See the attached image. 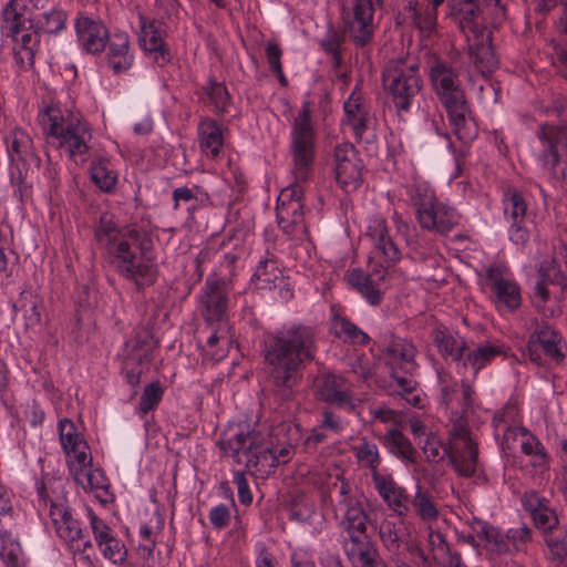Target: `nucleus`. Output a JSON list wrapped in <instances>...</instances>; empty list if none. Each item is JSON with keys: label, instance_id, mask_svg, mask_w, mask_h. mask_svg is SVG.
<instances>
[{"label": "nucleus", "instance_id": "nucleus-40", "mask_svg": "<svg viewBox=\"0 0 567 567\" xmlns=\"http://www.w3.org/2000/svg\"><path fill=\"white\" fill-rule=\"evenodd\" d=\"M203 101L210 105L217 115L229 113L231 106V96L223 82L209 78L203 86Z\"/></svg>", "mask_w": 567, "mask_h": 567}, {"label": "nucleus", "instance_id": "nucleus-22", "mask_svg": "<svg viewBox=\"0 0 567 567\" xmlns=\"http://www.w3.org/2000/svg\"><path fill=\"white\" fill-rule=\"evenodd\" d=\"M503 208L504 217L509 224V240L518 247H525L530 231L526 225L527 204L524 196L518 190L508 188L503 196Z\"/></svg>", "mask_w": 567, "mask_h": 567}, {"label": "nucleus", "instance_id": "nucleus-3", "mask_svg": "<svg viewBox=\"0 0 567 567\" xmlns=\"http://www.w3.org/2000/svg\"><path fill=\"white\" fill-rule=\"evenodd\" d=\"M429 78L456 137L465 144L472 142L478 128L462 87L460 72L450 62L435 59L430 65Z\"/></svg>", "mask_w": 567, "mask_h": 567}, {"label": "nucleus", "instance_id": "nucleus-26", "mask_svg": "<svg viewBox=\"0 0 567 567\" xmlns=\"http://www.w3.org/2000/svg\"><path fill=\"white\" fill-rule=\"evenodd\" d=\"M69 470L75 483L85 492L94 493L95 497L103 504L109 502L110 483L101 468H92L91 462L87 464L69 462Z\"/></svg>", "mask_w": 567, "mask_h": 567}, {"label": "nucleus", "instance_id": "nucleus-15", "mask_svg": "<svg viewBox=\"0 0 567 567\" xmlns=\"http://www.w3.org/2000/svg\"><path fill=\"white\" fill-rule=\"evenodd\" d=\"M537 281L530 295L533 307L545 318L554 317V310L547 307L550 300L549 285L560 288V293H567V270L563 271L555 258H547L537 267Z\"/></svg>", "mask_w": 567, "mask_h": 567}, {"label": "nucleus", "instance_id": "nucleus-48", "mask_svg": "<svg viewBox=\"0 0 567 567\" xmlns=\"http://www.w3.org/2000/svg\"><path fill=\"white\" fill-rule=\"evenodd\" d=\"M354 455L360 466L369 468L371 471L372 481L375 480V475H382L379 472L381 464V455L379 449L374 443L362 440L357 446L353 447Z\"/></svg>", "mask_w": 567, "mask_h": 567}, {"label": "nucleus", "instance_id": "nucleus-20", "mask_svg": "<svg viewBox=\"0 0 567 567\" xmlns=\"http://www.w3.org/2000/svg\"><path fill=\"white\" fill-rule=\"evenodd\" d=\"M561 340L560 334L547 321H536L535 330L529 334L523 355L527 357L534 364L540 367L545 361L543 354L557 362L564 360L565 354L558 347Z\"/></svg>", "mask_w": 567, "mask_h": 567}, {"label": "nucleus", "instance_id": "nucleus-23", "mask_svg": "<svg viewBox=\"0 0 567 567\" xmlns=\"http://www.w3.org/2000/svg\"><path fill=\"white\" fill-rule=\"evenodd\" d=\"M74 29L80 47L84 52L93 55L102 53L112 37L102 20L93 19L82 12L76 14Z\"/></svg>", "mask_w": 567, "mask_h": 567}, {"label": "nucleus", "instance_id": "nucleus-25", "mask_svg": "<svg viewBox=\"0 0 567 567\" xmlns=\"http://www.w3.org/2000/svg\"><path fill=\"white\" fill-rule=\"evenodd\" d=\"M522 505L529 513L534 525L545 535L558 528L559 519L556 511L550 506V501L538 492L526 491L522 496Z\"/></svg>", "mask_w": 567, "mask_h": 567}, {"label": "nucleus", "instance_id": "nucleus-58", "mask_svg": "<svg viewBox=\"0 0 567 567\" xmlns=\"http://www.w3.org/2000/svg\"><path fill=\"white\" fill-rule=\"evenodd\" d=\"M289 433V443L286 446H274V454L278 461V465L281 463H287L292 453V446L297 445L302 440L301 427L299 424H289L288 425Z\"/></svg>", "mask_w": 567, "mask_h": 567}, {"label": "nucleus", "instance_id": "nucleus-49", "mask_svg": "<svg viewBox=\"0 0 567 567\" xmlns=\"http://www.w3.org/2000/svg\"><path fill=\"white\" fill-rule=\"evenodd\" d=\"M281 278V271L278 267V262L272 257L261 258L252 275V279L256 281L259 289H271V285H275L276 281Z\"/></svg>", "mask_w": 567, "mask_h": 567}, {"label": "nucleus", "instance_id": "nucleus-43", "mask_svg": "<svg viewBox=\"0 0 567 567\" xmlns=\"http://www.w3.org/2000/svg\"><path fill=\"white\" fill-rule=\"evenodd\" d=\"M522 452L529 457V464L539 472L549 468V455L543 443L527 430H523V441L520 443Z\"/></svg>", "mask_w": 567, "mask_h": 567}, {"label": "nucleus", "instance_id": "nucleus-46", "mask_svg": "<svg viewBox=\"0 0 567 567\" xmlns=\"http://www.w3.org/2000/svg\"><path fill=\"white\" fill-rule=\"evenodd\" d=\"M361 171L362 165L360 159L347 163L346 165L336 166V181L346 193H352L357 190L362 183Z\"/></svg>", "mask_w": 567, "mask_h": 567}, {"label": "nucleus", "instance_id": "nucleus-37", "mask_svg": "<svg viewBox=\"0 0 567 567\" xmlns=\"http://www.w3.org/2000/svg\"><path fill=\"white\" fill-rule=\"evenodd\" d=\"M506 349L502 343H483L476 349L467 350L464 360L462 361V368L466 369L468 365L473 369L474 378L477 377L478 372L492 363V361L502 354H505Z\"/></svg>", "mask_w": 567, "mask_h": 567}, {"label": "nucleus", "instance_id": "nucleus-63", "mask_svg": "<svg viewBox=\"0 0 567 567\" xmlns=\"http://www.w3.org/2000/svg\"><path fill=\"white\" fill-rule=\"evenodd\" d=\"M441 384V403L449 408L457 392V382L449 373H439Z\"/></svg>", "mask_w": 567, "mask_h": 567}, {"label": "nucleus", "instance_id": "nucleus-6", "mask_svg": "<svg viewBox=\"0 0 567 567\" xmlns=\"http://www.w3.org/2000/svg\"><path fill=\"white\" fill-rule=\"evenodd\" d=\"M421 445L429 462H440L447 456L460 476L472 477L476 473L478 449L463 423L453 425L447 445L434 435L426 436Z\"/></svg>", "mask_w": 567, "mask_h": 567}, {"label": "nucleus", "instance_id": "nucleus-4", "mask_svg": "<svg viewBox=\"0 0 567 567\" xmlns=\"http://www.w3.org/2000/svg\"><path fill=\"white\" fill-rule=\"evenodd\" d=\"M451 19L465 37L468 54L483 75L492 73L498 59L492 45V32L470 0H452Z\"/></svg>", "mask_w": 567, "mask_h": 567}, {"label": "nucleus", "instance_id": "nucleus-61", "mask_svg": "<svg viewBox=\"0 0 567 567\" xmlns=\"http://www.w3.org/2000/svg\"><path fill=\"white\" fill-rule=\"evenodd\" d=\"M532 537L533 532L526 524L516 528H509L506 533L509 545H512L516 551L526 550V545L532 540Z\"/></svg>", "mask_w": 567, "mask_h": 567}, {"label": "nucleus", "instance_id": "nucleus-13", "mask_svg": "<svg viewBox=\"0 0 567 567\" xmlns=\"http://www.w3.org/2000/svg\"><path fill=\"white\" fill-rule=\"evenodd\" d=\"M537 136L543 145L538 157L543 168L556 178H567V124L542 125Z\"/></svg>", "mask_w": 567, "mask_h": 567}, {"label": "nucleus", "instance_id": "nucleus-64", "mask_svg": "<svg viewBox=\"0 0 567 567\" xmlns=\"http://www.w3.org/2000/svg\"><path fill=\"white\" fill-rule=\"evenodd\" d=\"M358 152L353 144L344 142L338 144L334 148L336 166L346 165L347 163L359 161Z\"/></svg>", "mask_w": 567, "mask_h": 567}, {"label": "nucleus", "instance_id": "nucleus-34", "mask_svg": "<svg viewBox=\"0 0 567 567\" xmlns=\"http://www.w3.org/2000/svg\"><path fill=\"white\" fill-rule=\"evenodd\" d=\"M346 124L350 126L357 140H361L370 122L369 107L357 91H353L343 104Z\"/></svg>", "mask_w": 567, "mask_h": 567}, {"label": "nucleus", "instance_id": "nucleus-5", "mask_svg": "<svg viewBox=\"0 0 567 567\" xmlns=\"http://www.w3.org/2000/svg\"><path fill=\"white\" fill-rule=\"evenodd\" d=\"M313 103L303 101L291 121L289 133V156L291 174L296 182L309 181L316 162L318 132L313 120Z\"/></svg>", "mask_w": 567, "mask_h": 567}, {"label": "nucleus", "instance_id": "nucleus-24", "mask_svg": "<svg viewBox=\"0 0 567 567\" xmlns=\"http://www.w3.org/2000/svg\"><path fill=\"white\" fill-rule=\"evenodd\" d=\"M152 359L153 342L148 336L142 337L137 334L134 339L126 342L122 372L130 385H138L143 373L142 365L150 363Z\"/></svg>", "mask_w": 567, "mask_h": 567}, {"label": "nucleus", "instance_id": "nucleus-7", "mask_svg": "<svg viewBox=\"0 0 567 567\" xmlns=\"http://www.w3.org/2000/svg\"><path fill=\"white\" fill-rule=\"evenodd\" d=\"M38 494V509L48 511L56 535L74 546L82 540L83 529L70 511L64 484L61 480L49 478L35 483Z\"/></svg>", "mask_w": 567, "mask_h": 567}, {"label": "nucleus", "instance_id": "nucleus-19", "mask_svg": "<svg viewBox=\"0 0 567 567\" xmlns=\"http://www.w3.org/2000/svg\"><path fill=\"white\" fill-rule=\"evenodd\" d=\"M302 183H295L284 188L277 199V221L279 228L287 235H293L303 225V188Z\"/></svg>", "mask_w": 567, "mask_h": 567}, {"label": "nucleus", "instance_id": "nucleus-42", "mask_svg": "<svg viewBox=\"0 0 567 567\" xmlns=\"http://www.w3.org/2000/svg\"><path fill=\"white\" fill-rule=\"evenodd\" d=\"M408 535V528L403 520L395 522L385 518L379 526V537L384 548L394 555L400 553L401 543Z\"/></svg>", "mask_w": 567, "mask_h": 567}, {"label": "nucleus", "instance_id": "nucleus-12", "mask_svg": "<svg viewBox=\"0 0 567 567\" xmlns=\"http://www.w3.org/2000/svg\"><path fill=\"white\" fill-rule=\"evenodd\" d=\"M484 277L491 289V301L501 315H513L522 307L520 286L511 277L505 264L494 262L486 266Z\"/></svg>", "mask_w": 567, "mask_h": 567}, {"label": "nucleus", "instance_id": "nucleus-27", "mask_svg": "<svg viewBox=\"0 0 567 567\" xmlns=\"http://www.w3.org/2000/svg\"><path fill=\"white\" fill-rule=\"evenodd\" d=\"M416 220L422 229L446 235L457 225L458 215L454 208L437 200L430 208L420 210Z\"/></svg>", "mask_w": 567, "mask_h": 567}, {"label": "nucleus", "instance_id": "nucleus-14", "mask_svg": "<svg viewBox=\"0 0 567 567\" xmlns=\"http://www.w3.org/2000/svg\"><path fill=\"white\" fill-rule=\"evenodd\" d=\"M233 290L230 277L209 274L198 296L202 316L209 326L227 322L229 293Z\"/></svg>", "mask_w": 567, "mask_h": 567}, {"label": "nucleus", "instance_id": "nucleus-52", "mask_svg": "<svg viewBox=\"0 0 567 567\" xmlns=\"http://www.w3.org/2000/svg\"><path fill=\"white\" fill-rule=\"evenodd\" d=\"M406 195L415 209V216L419 215L420 210L430 208L432 204L437 202L434 190L424 183H415L408 186Z\"/></svg>", "mask_w": 567, "mask_h": 567}, {"label": "nucleus", "instance_id": "nucleus-8", "mask_svg": "<svg viewBox=\"0 0 567 567\" xmlns=\"http://www.w3.org/2000/svg\"><path fill=\"white\" fill-rule=\"evenodd\" d=\"M219 446L225 457L247 468L268 473L278 466L274 445L265 442L257 431L237 432L231 437L220 441Z\"/></svg>", "mask_w": 567, "mask_h": 567}, {"label": "nucleus", "instance_id": "nucleus-35", "mask_svg": "<svg viewBox=\"0 0 567 567\" xmlns=\"http://www.w3.org/2000/svg\"><path fill=\"white\" fill-rule=\"evenodd\" d=\"M432 340L443 357L451 358L452 361L458 363V368H462V361L468 350L467 342L462 336L452 334L443 328H436L432 331Z\"/></svg>", "mask_w": 567, "mask_h": 567}, {"label": "nucleus", "instance_id": "nucleus-62", "mask_svg": "<svg viewBox=\"0 0 567 567\" xmlns=\"http://www.w3.org/2000/svg\"><path fill=\"white\" fill-rule=\"evenodd\" d=\"M104 558L112 563H122L125 558L124 545L113 535L99 545Z\"/></svg>", "mask_w": 567, "mask_h": 567}, {"label": "nucleus", "instance_id": "nucleus-1", "mask_svg": "<svg viewBox=\"0 0 567 567\" xmlns=\"http://www.w3.org/2000/svg\"><path fill=\"white\" fill-rule=\"evenodd\" d=\"M318 329L292 323L266 337L265 362L275 403L285 411L295 403L306 365L316 359Z\"/></svg>", "mask_w": 567, "mask_h": 567}, {"label": "nucleus", "instance_id": "nucleus-55", "mask_svg": "<svg viewBox=\"0 0 567 567\" xmlns=\"http://www.w3.org/2000/svg\"><path fill=\"white\" fill-rule=\"evenodd\" d=\"M164 389L159 381H154L146 385L138 403V412L141 415L147 414L150 411L157 408L162 401Z\"/></svg>", "mask_w": 567, "mask_h": 567}, {"label": "nucleus", "instance_id": "nucleus-16", "mask_svg": "<svg viewBox=\"0 0 567 567\" xmlns=\"http://www.w3.org/2000/svg\"><path fill=\"white\" fill-rule=\"evenodd\" d=\"M313 393L319 401L347 412H354L359 405L348 380L330 371L318 373L313 380Z\"/></svg>", "mask_w": 567, "mask_h": 567}, {"label": "nucleus", "instance_id": "nucleus-32", "mask_svg": "<svg viewBox=\"0 0 567 567\" xmlns=\"http://www.w3.org/2000/svg\"><path fill=\"white\" fill-rule=\"evenodd\" d=\"M163 35L164 30L157 21L142 24L140 42L146 52L154 54V60L159 66L166 65L171 60Z\"/></svg>", "mask_w": 567, "mask_h": 567}, {"label": "nucleus", "instance_id": "nucleus-30", "mask_svg": "<svg viewBox=\"0 0 567 567\" xmlns=\"http://www.w3.org/2000/svg\"><path fill=\"white\" fill-rule=\"evenodd\" d=\"M106 64L115 75L127 72L134 61L130 52V38L126 32H115L109 40L106 48Z\"/></svg>", "mask_w": 567, "mask_h": 567}, {"label": "nucleus", "instance_id": "nucleus-21", "mask_svg": "<svg viewBox=\"0 0 567 567\" xmlns=\"http://www.w3.org/2000/svg\"><path fill=\"white\" fill-rule=\"evenodd\" d=\"M373 7L370 0H352V7L343 9L344 32L357 47L371 43L374 34Z\"/></svg>", "mask_w": 567, "mask_h": 567}, {"label": "nucleus", "instance_id": "nucleus-50", "mask_svg": "<svg viewBox=\"0 0 567 567\" xmlns=\"http://www.w3.org/2000/svg\"><path fill=\"white\" fill-rule=\"evenodd\" d=\"M230 340L228 338L227 322L217 324L207 338L205 352L214 361H219L226 357L227 347Z\"/></svg>", "mask_w": 567, "mask_h": 567}, {"label": "nucleus", "instance_id": "nucleus-28", "mask_svg": "<svg viewBox=\"0 0 567 567\" xmlns=\"http://www.w3.org/2000/svg\"><path fill=\"white\" fill-rule=\"evenodd\" d=\"M60 442L63 452L69 457V462H78L79 464H87L92 462L89 454V445L73 421L70 419H62L58 425Z\"/></svg>", "mask_w": 567, "mask_h": 567}, {"label": "nucleus", "instance_id": "nucleus-53", "mask_svg": "<svg viewBox=\"0 0 567 567\" xmlns=\"http://www.w3.org/2000/svg\"><path fill=\"white\" fill-rule=\"evenodd\" d=\"M477 8L480 16L484 19V23L487 27V19L484 14V10L481 9L478 0H470ZM452 0H449V8L451 9ZM507 2L508 0H487L486 10L487 14L491 16L489 24L493 28H498L507 18Z\"/></svg>", "mask_w": 567, "mask_h": 567}, {"label": "nucleus", "instance_id": "nucleus-18", "mask_svg": "<svg viewBox=\"0 0 567 567\" xmlns=\"http://www.w3.org/2000/svg\"><path fill=\"white\" fill-rule=\"evenodd\" d=\"M6 144L10 169L19 173L20 179L39 169L41 159L35 153L31 136L25 131L19 127L10 131L6 136Z\"/></svg>", "mask_w": 567, "mask_h": 567}, {"label": "nucleus", "instance_id": "nucleus-47", "mask_svg": "<svg viewBox=\"0 0 567 567\" xmlns=\"http://www.w3.org/2000/svg\"><path fill=\"white\" fill-rule=\"evenodd\" d=\"M0 557L7 567H24L22 547L7 530L0 533Z\"/></svg>", "mask_w": 567, "mask_h": 567}, {"label": "nucleus", "instance_id": "nucleus-60", "mask_svg": "<svg viewBox=\"0 0 567 567\" xmlns=\"http://www.w3.org/2000/svg\"><path fill=\"white\" fill-rule=\"evenodd\" d=\"M516 423H518V408L514 402H508L502 410L497 411L493 417V426L496 432H499L506 425Z\"/></svg>", "mask_w": 567, "mask_h": 567}, {"label": "nucleus", "instance_id": "nucleus-54", "mask_svg": "<svg viewBox=\"0 0 567 567\" xmlns=\"http://www.w3.org/2000/svg\"><path fill=\"white\" fill-rule=\"evenodd\" d=\"M346 37L343 33L329 27L324 37L320 40L321 49L332 55L336 65H340L342 61L341 45L344 43Z\"/></svg>", "mask_w": 567, "mask_h": 567}, {"label": "nucleus", "instance_id": "nucleus-44", "mask_svg": "<svg viewBox=\"0 0 567 567\" xmlns=\"http://www.w3.org/2000/svg\"><path fill=\"white\" fill-rule=\"evenodd\" d=\"M66 21V11L58 7H52L37 14L33 19V25L37 28V31L58 35L65 30Z\"/></svg>", "mask_w": 567, "mask_h": 567}, {"label": "nucleus", "instance_id": "nucleus-38", "mask_svg": "<svg viewBox=\"0 0 567 567\" xmlns=\"http://www.w3.org/2000/svg\"><path fill=\"white\" fill-rule=\"evenodd\" d=\"M198 136L202 151L216 157L224 143L223 132L217 122L210 117L203 118L198 124Z\"/></svg>", "mask_w": 567, "mask_h": 567}, {"label": "nucleus", "instance_id": "nucleus-29", "mask_svg": "<svg viewBox=\"0 0 567 567\" xmlns=\"http://www.w3.org/2000/svg\"><path fill=\"white\" fill-rule=\"evenodd\" d=\"M367 236L371 239L374 250L384 258L385 262L394 264L401 259V251L389 235V229L383 218L372 217L369 219Z\"/></svg>", "mask_w": 567, "mask_h": 567}, {"label": "nucleus", "instance_id": "nucleus-10", "mask_svg": "<svg viewBox=\"0 0 567 567\" xmlns=\"http://www.w3.org/2000/svg\"><path fill=\"white\" fill-rule=\"evenodd\" d=\"M147 244H151L150 239H143L137 248L130 243L118 244L109 257L114 270L138 290L154 285L158 276L156 264L145 256Z\"/></svg>", "mask_w": 567, "mask_h": 567}, {"label": "nucleus", "instance_id": "nucleus-45", "mask_svg": "<svg viewBox=\"0 0 567 567\" xmlns=\"http://www.w3.org/2000/svg\"><path fill=\"white\" fill-rule=\"evenodd\" d=\"M388 353L392 355L394 360L400 361L403 372L414 373L416 371V349L412 342L405 339H394L388 347Z\"/></svg>", "mask_w": 567, "mask_h": 567}, {"label": "nucleus", "instance_id": "nucleus-57", "mask_svg": "<svg viewBox=\"0 0 567 567\" xmlns=\"http://www.w3.org/2000/svg\"><path fill=\"white\" fill-rule=\"evenodd\" d=\"M408 20L422 32L431 33L437 24V10L429 6L423 10L419 8Z\"/></svg>", "mask_w": 567, "mask_h": 567}, {"label": "nucleus", "instance_id": "nucleus-11", "mask_svg": "<svg viewBox=\"0 0 567 567\" xmlns=\"http://www.w3.org/2000/svg\"><path fill=\"white\" fill-rule=\"evenodd\" d=\"M383 85L394 107L399 112H409L422 89L419 64L402 59L390 61L383 71Z\"/></svg>", "mask_w": 567, "mask_h": 567}, {"label": "nucleus", "instance_id": "nucleus-36", "mask_svg": "<svg viewBox=\"0 0 567 567\" xmlns=\"http://www.w3.org/2000/svg\"><path fill=\"white\" fill-rule=\"evenodd\" d=\"M94 237L97 244L105 249L107 257L112 255L113 248L118 244L130 243L125 236L121 235V229L113 216L107 213L101 215L94 229Z\"/></svg>", "mask_w": 567, "mask_h": 567}, {"label": "nucleus", "instance_id": "nucleus-59", "mask_svg": "<svg viewBox=\"0 0 567 567\" xmlns=\"http://www.w3.org/2000/svg\"><path fill=\"white\" fill-rule=\"evenodd\" d=\"M558 534L546 538L553 556L560 563L567 561V527L556 528Z\"/></svg>", "mask_w": 567, "mask_h": 567}, {"label": "nucleus", "instance_id": "nucleus-9", "mask_svg": "<svg viewBox=\"0 0 567 567\" xmlns=\"http://www.w3.org/2000/svg\"><path fill=\"white\" fill-rule=\"evenodd\" d=\"M39 123L47 135L56 137L60 146L64 147L71 157L84 155L89 151L87 142L92 135L86 122L64 115L58 106H47L39 113Z\"/></svg>", "mask_w": 567, "mask_h": 567}, {"label": "nucleus", "instance_id": "nucleus-2", "mask_svg": "<svg viewBox=\"0 0 567 567\" xmlns=\"http://www.w3.org/2000/svg\"><path fill=\"white\" fill-rule=\"evenodd\" d=\"M329 499L338 526L348 534L350 546L346 553L353 567H386L375 545L367 534L369 516L351 484L337 477L328 487Z\"/></svg>", "mask_w": 567, "mask_h": 567}, {"label": "nucleus", "instance_id": "nucleus-31", "mask_svg": "<svg viewBox=\"0 0 567 567\" xmlns=\"http://www.w3.org/2000/svg\"><path fill=\"white\" fill-rule=\"evenodd\" d=\"M384 503L398 516L404 517L409 513V496L404 488L400 487L391 475H375L372 481Z\"/></svg>", "mask_w": 567, "mask_h": 567}, {"label": "nucleus", "instance_id": "nucleus-56", "mask_svg": "<svg viewBox=\"0 0 567 567\" xmlns=\"http://www.w3.org/2000/svg\"><path fill=\"white\" fill-rule=\"evenodd\" d=\"M412 506L423 520H436L439 517V511L432 497L427 493L422 492L420 486H417L415 496L412 499Z\"/></svg>", "mask_w": 567, "mask_h": 567}, {"label": "nucleus", "instance_id": "nucleus-17", "mask_svg": "<svg viewBox=\"0 0 567 567\" xmlns=\"http://www.w3.org/2000/svg\"><path fill=\"white\" fill-rule=\"evenodd\" d=\"M25 4L23 0H10L2 10L1 32L3 35L12 38L14 47L29 48L37 50L40 43L39 32L27 29L25 24L30 28L34 27L31 21H28L22 11Z\"/></svg>", "mask_w": 567, "mask_h": 567}, {"label": "nucleus", "instance_id": "nucleus-51", "mask_svg": "<svg viewBox=\"0 0 567 567\" xmlns=\"http://www.w3.org/2000/svg\"><path fill=\"white\" fill-rule=\"evenodd\" d=\"M91 179L104 193H112L117 183V174L109 168L103 161H96L91 164Z\"/></svg>", "mask_w": 567, "mask_h": 567}, {"label": "nucleus", "instance_id": "nucleus-41", "mask_svg": "<svg viewBox=\"0 0 567 567\" xmlns=\"http://www.w3.org/2000/svg\"><path fill=\"white\" fill-rule=\"evenodd\" d=\"M380 441L394 456L411 463L416 461V450L401 431L391 429L384 433Z\"/></svg>", "mask_w": 567, "mask_h": 567}, {"label": "nucleus", "instance_id": "nucleus-33", "mask_svg": "<svg viewBox=\"0 0 567 567\" xmlns=\"http://www.w3.org/2000/svg\"><path fill=\"white\" fill-rule=\"evenodd\" d=\"M383 279L384 275L374 278L360 268H354L348 274L349 285L371 306H379L382 302L383 292L381 290V281Z\"/></svg>", "mask_w": 567, "mask_h": 567}, {"label": "nucleus", "instance_id": "nucleus-39", "mask_svg": "<svg viewBox=\"0 0 567 567\" xmlns=\"http://www.w3.org/2000/svg\"><path fill=\"white\" fill-rule=\"evenodd\" d=\"M333 334L351 346H367L371 338L349 318L336 315L332 318Z\"/></svg>", "mask_w": 567, "mask_h": 567}]
</instances>
